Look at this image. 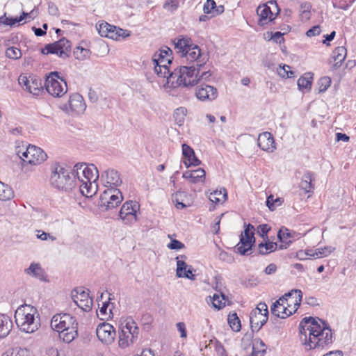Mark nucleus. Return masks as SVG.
<instances>
[{
  "label": "nucleus",
  "instance_id": "obj_1",
  "mask_svg": "<svg viewBox=\"0 0 356 356\" xmlns=\"http://www.w3.org/2000/svg\"><path fill=\"white\" fill-rule=\"evenodd\" d=\"M299 330L300 339L306 350H322L332 343V330L327 323L319 318H303Z\"/></svg>",
  "mask_w": 356,
  "mask_h": 356
},
{
  "label": "nucleus",
  "instance_id": "obj_2",
  "mask_svg": "<svg viewBox=\"0 0 356 356\" xmlns=\"http://www.w3.org/2000/svg\"><path fill=\"white\" fill-rule=\"evenodd\" d=\"M73 175L76 180L83 195L92 197L97 191V180L99 171L94 164L76 163L73 169Z\"/></svg>",
  "mask_w": 356,
  "mask_h": 356
},
{
  "label": "nucleus",
  "instance_id": "obj_3",
  "mask_svg": "<svg viewBox=\"0 0 356 356\" xmlns=\"http://www.w3.org/2000/svg\"><path fill=\"white\" fill-rule=\"evenodd\" d=\"M78 322L75 316L69 313H57L50 322L52 330L64 343H70L78 337Z\"/></svg>",
  "mask_w": 356,
  "mask_h": 356
},
{
  "label": "nucleus",
  "instance_id": "obj_4",
  "mask_svg": "<svg viewBox=\"0 0 356 356\" xmlns=\"http://www.w3.org/2000/svg\"><path fill=\"white\" fill-rule=\"evenodd\" d=\"M15 321L19 329L26 333H33L40 327L38 309L30 305H22L16 309Z\"/></svg>",
  "mask_w": 356,
  "mask_h": 356
},
{
  "label": "nucleus",
  "instance_id": "obj_5",
  "mask_svg": "<svg viewBox=\"0 0 356 356\" xmlns=\"http://www.w3.org/2000/svg\"><path fill=\"white\" fill-rule=\"evenodd\" d=\"M175 49L182 58L189 62H197V66L205 64L208 60L207 55L201 52L200 47L193 43L189 38H178L174 40Z\"/></svg>",
  "mask_w": 356,
  "mask_h": 356
},
{
  "label": "nucleus",
  "instance_id": "obj_6",
  "mask_svg": "<svg viewBox=\"0 0 356 356\" xmlns=\"http://www.w3.org/2000/svg\"><path fill=\"white\" fill-rule=\"evenodd\" d=\"M49 181L53 188L60 191L69 192L77 186L72 170L70 171L58 163L51 168Z\"/></svg>",
  "mask_w": 356,
  "mask_h": 356
},
{
  "label": "nucleus",
  "instance_id": "obj_7",
  "mask_svg": "<svg viewBox=\"0 0 356 356\" xmlns=\"http://www.w3.org/2000/svg\"><path fill=\"white\" fill-rule=\"evenodd\" d=\"M172 51L168 47L156 52L152 58V65L154 72L159 77L167 79V83L170 81L171 72L170 65L172 63Z\"/></svg>",
  "mask_w": 356,
  "mask_h": 356
},
{
  "label": "nucleus",
  "instance_id": "obj_8",
  "mask_svg": "<svg viewBox=\"0 0 356 356\" xmlns=\"http://www.w3.org/2000/svg\"><path fill=\"white\" fill-rule=\"evenodd\" d=\"M17 155L23 161V166L26 164L32 166L41 165L47 159V154L40 148L35 145L17 146Z\"/></svg>",
  "mask_w": 356,
  "mask_h": 356
},
{
  "label": "nucleus",
  "instance_id": "obj_9",
  "mask_svg": "<svg viewBox=\"0 0 356 356\" xmlns=\"http://www.w3.org/2000/svg\"><path fill=\"white\" fill-rule=\"evenodd\" d=\"M199 73L200 69L195 66H181L172 72L170 81L172 79H176L177 86H192L197 83Z\"/></svg>",
  "mask_w": 356,
  "mask_h": 356
},
{
  "label": "nucleus",
  "instance_id": "obj_10",
  "mask_svg": "<svg viewBox=\"0 0 356 356\" xmlns=\"http://www.w3.org/2000/svg\"><path fill=\"white\" fill-rule=\"evenodd\" d=\"M139 329L136 323L131 318H127L121 325L119 333L118 345L122 348H126L137 339Z\"/></svg>",
  "mask_w": 356,
  "mask_h": 356
},
{
  "label": "nucleus",
  "instance_id": "obj_11",
  "mask_svg": "<svg viewBox=\"0 0 356 356\" xmlns=\"http://www.w3.org/2000/svg\"><path fill=\"white\" fill-rule=\"evenodd\" d=\"M44 87L47 92L55 97H61L67 92L66 82L57 72H52L47 76Z\"/></svg>",
  "mask_w": 356,
  "mask_h": 356
},
{
  "label": "nucleus",
  "instance_id": "obj_12",
  "mask_svg": "<svg viewBox=\"0 0 356 356\" xmlns=\"http://www.w3.org/2000/svg\"><path fill=\"white\" fill-rule=\"evenodd\" d=\"M280 13V8L277 2L270 0L266 3L260 5L257 8V14L259 17L258 25L264 26L273 22Z\"/></svg>",
  "mask_w": 356,
  "mask_h": 356
},
{
  "label": "nucleus",
  "instance_id": "obj_13",
  "mask_svg": "<svg viewBox=\"0 0 356 356\" xmlns=\"http://www.w3.org/2000/svg\"><path fill=\"white\" fill-rule=\"evenodd\" d=\"M60 108L66 113L74 116L83 114L86 109V104L80 94L73 93L70 96L68 102Z\"/></svg>",
  "mask_w": 356,
  "mask_h": 356
},
{
  "label": "nucleus",
  "instance_id": "obj_14",
  "mask_svg": "<svg viewBox=\"0 0 356 356\" xmlns=\"http://www.w3.org/2000/svg\"><path fill=\"white\" fill-rule=\"evenodd\" d=\"M268 319V306L265 302H259L250 314L252 328L259 330Z\"/></svg>",
  "mask_w": 356,
  "mask_h": 356
},
{
  "label": "nucleus",
  "instance_id": "obj_15",
  "mask_svg": "<svg viewBox=\"0 0 356 356\" xmlns=\"http://www.w3.org/2000/svg\"><path fill=\"white\" fill-rule=\"evenodd\" d=\"M122 200L123 196L120 190L107 188L100 197V205L106 209H111L118 207Z\"/></svg>",
  "mask_w": 356,
  "mask_h": 356
},
{
  "label": "nucleus",
  "instance_id": "obj_16",
  "mask_svg": "<svg viewBox=\"0 0 356 356\" xmlns=\"http://www.w3.org/2000/svg\"><path fill=\"white\" fill-rule=\"evenodd\" d=\"M18 82L25 90L33 95L38 96L43 90L42 80L38 77L20 75L18 79Z\"/></svg>",
  "mask_w": 356,
  "mask_h": 356
},
{
  "label": "nucleus",
  "instance_id": "obj_17",
  "mask_svg": "<svg viewBox=\"0 0 356 356\" xmlns=\"http://www.w3.org/2000/svg\"><path fill=\"white\" fill-rule=\"evenodd\" d=\"M254 227L249 224L243 233L241 234V241L236 245V251L241 254H248V251L251 250L252 246L254 243Z\"/></svg>",
  "mask_w": 356,
  "mask_h": 356
},
{
  "label": "nucleus",
  "instance_id": "obj_18",
  "mask_svg": "<svg viewBox=\"0 0 356 356\" xmlns=\"http://www.w3.org/2000/svg\"><path fill=\"white\" fill-rule=\"evenodd\" d=\"M70 42L66 38H61L60 40L45 46L42 50L43 54H55L60 58H66L70 52Z\"/></svg>",
  "mask_w": 356,
  "mask_h": 356
},
{
  "label": "nucleus",
  "instance_id": "obj_19",
  "mask_svg": "<svg viewBox=\"0 0 356 356\" xmlns=\"http://www.w3.org/2000/svg\"><path fill=\"white\" fill-rule=\"evenodd\" d=\"M96 334L98 339L104 344L112 343L116 337L115 327L108 323H99L96 328Z\"/></svg>",
  "mask_w": 356,
  "mask_h": 356
},
{
  "label": "nucleus",
  "instance_id": "obj_20",
  "mask_svg": "<svg viewBox=\"0 0 356 356\" xmlns=\"http://www.w3.org/2000/svg\"><path fill=\"white\" fill-rule=\"evenodd\" d=\"M138 209L139 205L137 202H127L122 206L119 216L125 224L131 225L137 221L136 213Z\"/></svg>",
  "mask_w": 356,
  "mask_h": 356
},
{
  "label": "nucleus",
  "instance_id": "obj_21",
  "mask_svg": "<svg viewBox=\"0 0 356 356\" xmlns=\"http://www.w3.org/2000/svg\"><path fill=\"white\" fill-rule=\"evenodd\" d=\"M90 291H72V298L74 303L82 310L90 312L93 306V298Z\"/></svg>",
  "mask_w": 356,
  "mask_h": 356
},
{
  "label": "nucleus",
  "instance_id": "obj_22",
  "mask_svg": "<svg viewBox=\"0 0 356 356\" xmlns=\"http://www.w3.org/2000/svg\"><path fill=\"white\" fill-rule=\"evenodd\" d=\"M109 296L110 294L108 293V291H106L105 293H101V299L98 301L99 308L97 315L103 321L108 320L113 317L112 309L113 306L109 301L111 300L108 297Z\"/></svg>",
  "mask_w": 356,
  "mask_h": 356
},
{
  "label": "nucleus",
  "instance_id": "obj_23",
  "mask_svg": "<svg viewBox=\"0 0 356 356\" xmlns=\"http://www.w3.org/2000/svg\"><path fill=\"white\" fill-rule=\"evenodd\" d=\"M302 297V291H289L280 298L287 306V309L294 314L300 305Z\"/></svg>",
  "mask_w": 356,
  "mask_h": 356
},
{
  "label": "nucleus",
  "instance_id": "obj_24",
  "mask_svg": "<svg viewBox=\"0 0 356 356\" xmlns=\"http://www.w3.org/2000/svg\"><path fill=\"white\" fill-rule=\"evenodd\" d=\"M101 180L107 188L118 189L117 187L122 183L120 175L113 169H108L102 172Z\"/></svg>",
  "mask_w": 356,
  "mask_h": 356
},
{
  "label": "nucleus",
  "instance_id": "obj_25",
  "mask_svg": "<svg viewBox=\"0 0 356 356\" xmlns=\"http://www.w3.org/2000/svg\"><path fill=\"white\" fill-rule=\"evenodd\" d=\"M186 259L185 255L177 257V270L176 274L179 277H186L189 280H194L195 275L193 274V268L191 266L188 265L184 260L179 259Z\"/></svg>",
  "mask_w": 356,
  "mask_h": 356
},
{
  "label": "nucleus",
  "instance_id": "obj_26",
  "mask_svg": "<svg viewBox=\"0 0 356 356\" xmlns=\"http://www.w3.org/2000/svg\"><path fill=\"white\" fill-rule=\"evenodd\" d=\"M257 144L264 151L273 152L276 149L275 143L273 135L270 132H263L258 136Z\"/></svg>",
  "mask_w": 356,
  "mask_h": 356
},
{
  "label": "nucleus",
  "instance_id": "obj_27",
  "mask_svg": "<svg viewBox=\"0 0 356 356\" xmlns=\"http://www.w3.org/2000/svg\"><path fill=\"white\" fill-rule=\"evenodd\" d=\"M195 95L197 98L202 101H212L217 97L218 92L216 88L211 86L202 85L196 90Z\"/></svg>",
  "mask_w": 356,
  "mask_h": 356
},
{
  "label": "nucleus",
  "instance_id": "obj_28",
  "mask_svg": "<svg viewBox=\"0 0 356 356\" xmlns=\"http://www.w3.org/2000/svg\"><path fill=\"white\" fill-rule=\"evenodd\" d=\"M287 308V306L279 298L270 307L271 314L280 318H286L293 314Z\"/></svg>",
  "mask_w": 356,
  "mask_h": 356
},
{
  "label": "nucleus",
  "instance_id": "obj_29",
  "mask_svg": "<svg viewBox=\"0 0 356 356\" xmlns=\"http://www.w3.org/2000/svg\"><path fill=\"white\" fill-rule=\"evenodd\" d=\"M182 154L186 159L184 163L187 168L200 164V161L195 156L193 149L188 145H182Z\"/></svg>",
  "mask_w": 356,
  "mask_h": 356
},
{
  "label": "nucleus",
  "instance_id": "obj_30",
  "mask_svg": "<svg viewBox=\"0 0 356 356\" xmlns=\"http://www.w3.org/2000/svg\"><path fill=\"white\" fill-rule=\"evenodd\" d=\"M182 177L193 184L204 182L205 179V171L202 168H198L195 170H187L183 173Z\"/></svg>",
  "mask_w": 356,
  "mask_h": 356
},
{
  "label": "nucleus",
  "instance_id": "obj_31",
  "mask_svg": "<svg viewBox=\"0 0 356 356\" xmlns=\"http://www.w3.org/2000/svg\"><path fill=\"white\" fill-rule=\"evenodd\" d=\"M25 272L27 275L39 279L40 280H47V274L38 263H31L30 266L25 270Z\"/></svg>",
  "mask_w": 356,
  "mask_h": 356
},
{
  "label": "nucleus",
  "instance_id": "obj_32",
  "mask_svg": "<svg viewBox=\"0 0 356 356\" xmlns=\"http://www.w3.org/2000/svg\"><path fill=\"white\" fill-rule=\"evenodd\" d=\"M96 28L99 35L102 37L112 39L113 36H115L113 34L114 29H115V26L111 25L106 22H99L96 24Z\"/></svg>",
  "mask_w": 356,
  "mask_h": 356
},
{
  "label": "nucleus",
  "instance_id": "obj_33",
  "mask_svg": "<svg viewBox=\"0 0 356 356\" xmlns=\"http://www.w3.org/2000/svg\"><path fill=\"white\" fill-rule=\"evenodd\" d=\"M13 327L11 318L6 315L0 314V339L6 337Z\"/></svg>",
  "mask_w": 356,
  "mask_h": 356
},
{
  "label": "nucleus",
  "instance_id": "obj_34",
  "mask_svg": "<svg viewBox=\"0 0 356 356\" xmlns=\"http://www.w3.org/2000/svg\"><path fill=\"white\" fill-rule=\"evenodd\" d=\"M203 10L204 13L211 14L213 17L222 14L225 10L222 5L216 6L213 0H207Z\"/></svg>",
  "mask_w": 356,
  "mask_h": 356
},
{
  "label": "nucleus",
  "instance_id": "obj_35",
  "mask_svg": "<svg viewBox=\"0 0 356 356\" xmlns=\"http://www.w3.org/2000/svg\"><path fill=\"white\" fill-rule=\"evenodd\" d=\"M347 55L346 49L341 46L337 47L332 52V58L334 62V67H339L341 65Z\"/></svg>",
  "mask_w": 356,
  "mask_h": 356
},
{
  "label": "nucleus",
  "instance_id": "obj_36",
  "mask_svg": "<svg viewBox=\"0 0 356 356\" xmlns=\"http://www.w3.org/2000/svg\"><path fill=\"white\" fill-rule=\"evenodd\" d=\"M218 293H214L213 296L211 297V300L213 307L219 310L226 306L228 299L221 291H218Z\"/></svg>",
  "mask_w": 356,
  "mask_h": 356
},
{
  "label": "nucleus",
  "instance_id": "obj_37",
  "mask_svg": "<svg viewBox=\"0 0 356 356\" xmlns=\"http://www.w3.org/2000/svg\"><path fill=\"white\" fill-rule=\"evenodd\" d=\"M277 237L282 243H284L285 245H281L280 249H285L289 243H292V238H293L291 232L285 227H282L280 229L277 234Z\"/></svg>",
  "mask_w": 356,
  "mask_h": 356
},
{
  "label": "nucleus",
  "instance_id": "obj_38",
  "mask_svg": "<svg viewBox=\"0 0 356 356\" xmlns=\"http://www.w3.org/2000/svg\"><path fill=\"white\" fill-rule=\"evenodd\" d=\"M314 180L313 174L310 172H306L300 183V188L303 190L305 193H310L314 186L312 184V181Z\"/></svg>",
  "mask_w": 356,
  "mask_h": 356
},
{
  "label": "nucleus",
  "instance_id": "obj_39",
  "mask_svg": "<svg viewBox=\"0 0 356 356\" xmlns=\"http://www.w3.org/2000/svg\"><path fill=\"white\" fill-rule=\"evenodd\" d=\"M227 197V193L225 188L216 190L211 192L209 195V199L216 204L224 202Z\"/></svg>",
  "mask_w": 356,
  "mask_h": 356
},
{
  "label": "nucleus",
  "instance_id": "obj_40",
  "mask_svg": "<svg viewBox=\"0 0 356 356\" xmlns=\"http://www.w3.org/2000/svg\"><path fill=\"white\" fill-rule=\"evenodd\" d=\"M227 321L229 327L233 331H240L241 328V321L236 312L229 314L227 317Z\"/></svg>",
  "mask_w": 356,
  "mask_h": 356
},
{
  "label": "nucleus",
  "instance_id": "obj_41",
  "mask_svg": "<svg viewBox=\"0 0 356 356\" xmlns=\"http://www.w3.org/2000/svg\"><path fill=\"white\" fill-rule=\"evenodd\" d=\"M186 196V193L184 192H177L172 195V201L175 203V207L177 209H182L188 206L190 203L184 202V197Z\"/></svg>",
  "mask_w": 356,
  "mask_h": 356
},
{
  "label": "nucleus",
  "instance_id": "obj_42",
  "mask_svg": "<svg viewBox=\"0 0 356 356\" xmlns=\"http://www.w3.org/2000/svg\"><path fill=\"white\" fill-rule=\"evenodd\" d=\"M312 83V76L310 74H305L300 76L297 81L299 90L310 89Z\"/></svg>",
  "mask_w": 356,
  "mask_h": 356
},
{
  "label": "nucleus",
  "instance_id": "obj_43",
  "mask_svg": "<svg viewBox=\"0 0 356 356\" xmlns=\"http://www.w3.org/2000/svg\"><path fill=\"white\" fill-rule=\"evenodd\" d=\"M14 197V192L13 189L8 185L1 182L0 184V200L6 201L12 199Z\"/></svg>",
  "mask_w": 356,
  "mask_h": 356
},
{
  "label": "nucleus",
  "instance_id": "obj_44",
  "mask_svg": "<svg viewBox=\"0 0 356 356\" xmlns=\"http://www.w3.org/2000/svg\"><path fill=\"white\" fill-rule=\"evenodd\" d=\"M33 13V10L31 11L30 13L23 12L22 15L19 17H15V18L5 17V16H1V17H0V23H3L6 25L13 26L18 22H20L26 17H27L29 15H31Z\"/></svg>",
  "mask_w": 356,
  "mask_h": 356
},
{
  "label": "nucleus",
  "instance_id": "obj_45",
  "mask_svg": "<svg viewBox=\"0 0 356 356\" xmlns=\"http://www.w3.org/2000/svg\"><path fill=\"white\" fill-rule=\"evenodd\" d=\"M277 247L276 243L266 241L265 243H261L259 244V252L261 254H266L274 252Z\"/></svg>",
  "mask_w": 356,
  "mask_h": 356
},
{
  "label": "nucleus",
  "instance_id": "obj_46",
  "mask_svg": "<svg viewBox=\"0 0 356 356\" xmlns=\"http://www.w3.org/2000/svg\"><path fill=\"white\" fill-rule=\"evenodd\" d=\"M186 114L187 109L185 107H179L177 108L173 115L176 124L179 126H181L185 121Z\"/></svg>",
  "mask_w": 356,
  "mask_h": 356
},
{
  "label": "nucleus",
  "instance_id": "obj_47",
  "mask_svg": "<svg viewBox=\"0 0 356 356\" xmlns=\"http://www.w3.org/2000/svg\"><path fill=\"white\" fill-rule=\"evenodd\" d=\"M277 74L284 79L294 77V72L291 70V67L287 65H280L277 68Z\"/></svg>",
  "mask_w": 356,
  "mask_h": 356
},
{
  "label": "nucleus",
  "instance_id": "obj_48",
  "mask_svg": "<svg viewBox=\"0 0 356 356\" xmlns=\"http://www.w3.org/2000/svg\"><path fill=\"white\" fill-rule=\"evenodd\" d=\"M74 55L76 59L83 60L89 58L90 51L88 49H86L82 47H77L74 50Z\"/></svg>",
  "mask_w": 356,
  "mask_h": 356
},
{
  "label": "nucleus",
  "instance_id": "obj_49",
  "mask_svg": "<svg viewBox=\"0 0 356 356\" xmlns=\"http://www.w3.org/2000/svg\"><path fill=\"white\" fill-rule=\"evenodd\" d=\"M334 250L335 248L332 246H325L324 248H319L315 250V254L316 255V258H321L327 257Z\"/></svg>",
  "mask_w": 356,
  "mask_h": 356
},
{
  "label": "nucleus",
  "instance_id": "obj_50",
  "mask_svg": "<svg viewBox=\"0 0 356 356\" xmlns=\"http://www.w3.org/2000/svg\"><path fill=\"white\" fill-rule=\"evenodd\" d=\"M113 34L115 36H113L112 39L115 40H120L121 38H126L129 37L131 35V31L115 26V29H114Z\"/></svg>",
  "mask_w": 356,
  "mask_h": 356
},
{
  "label": "nucleus",
  "instance_id": "obj_51",
  "mask_svg": "<svg viewBox=\"0 0 356 356\" xmlns=\"http://www.w3.org/2000/svg\"><path fill=\"white\" fill-rule=\"evenodd\" d=\"M331 85V79L328 76H324L319 79L318 82V92H324Z\"/></svg>",
  "mask_w": 356,
  "mask_h": 356
},
{
  "label": "nucleus",
  "instance_id": "obj_52",
  "mask_svg": "<svg viewBox=\"0 0 356 356\" xmlns=\"http://www.w3.org/2000/svg\"><path fill=\"white\" fill-rule=\"evenodd\" d=\"M6 55L11 59H18L22 56L21 50L15 47H11L6 49Z\"/></svg>",
  "mask_w": 356,
  "mask_h": 356
},
{
  "label": "nucleus",
  "instance_id": "obj_53",
  "mask_svg": "<svg viewBox=\"0 0 356 356\" xmlns=\"http://www.w3.org/2000/svg\"><path fill=\"white\" fill-rule=\"evenodd\" d=\"M178 6L179 1L177 0H165L163 8L167 11L172 13L177 9Z\"/></svg>",
  "mask_w": 356,
  "mask_h": 356
},
{
  "label": "nucleus",
  "instance_id": "obj_54",
  "mask_svg": "<svg viewBox=\"0 0 356 356\" xmlns=\"http://www.w3.org/2000/svg\"><path fill=\"white\" fill-rule=\"evenodd\" d=\"M36 237L38 239H40L42 241H54L56 240V237L50 234L49 233H47L42 230H36Z\"/></svg>",
  "mask_w": 356,
  "mask_h": 356
},
{
  "label": "nucleus",
  "instance_id": "obj_55",
  "mask_svg": "<svg viewBox=\"0 0 356 356\" xmlns=\"http://www.w3.org/2000/svg\"><path fill=\"white\" fill-rule=\"evenodd\" d=\"M13 356H32L31 352L27 348H17L13 351Z\"/></svg>",
  "mask_w": 356,
  "mask_h": 356
},
{
  "label": "nucleus",
  "instance_id": "obj_56",
  "mask_svg": "<svg viewBox=\"0 0 356 356\" xmlns=\"http://www.w3.org/2000/svg\"><path fill=\"white\" fill-rule=\"evenodd\" d=\"M270 227L267 224L259 225L257 227V233L264 238V237L267 235V233L270 231Z\"/></svg>",
  "mask_w": 356,
  "mask_h": 356
},
{
  "label": "nucleus",
  "instance_id": "obj_57",
  "mask_svg": "<svg viewBox=\"0 0 356 356\" xmlns=\"http://www.w3.org/2000/svg\"><path fill=\"white\" fill-rule=\"evenodd\" d=\"M167 247L170 250H180L184 248V244L179 241L173 239L167 245Z\"/></svg>",
  "mask_w": 356,
  "mask_h": 356
},
{
  "label": "nucleus",
  "instance_id": "obj_58",
  "mask_svg": "<svg viewBox=\"0 0 356 356\" xmlns=\"http://www.w3.org/2000/svg\"><path fill=\"white\" fill-rule=\"evenodd\" d=\"M278 203L280 204V199H274L273 196L271 195L268 197L266 200V205L269 208L270 210L273 211L275 209V204Z\"/></svg>",
  "mask_w": 356,
  "mask_h": 356
},
{
  "label": "nucleus",
  "instance_id": "obj_59",
  "mask_svg": "<svg viewBox=\"0 0 356 356\" xmlns=\"http://www.w3.org/2000/svg\"><path fill=\"white\" fill-rule=\"evenodd\" d=\"M305 300V303L312 307L319 305L321 302V299L312 296H306Z\"/></svg>",
  "mask_w": 356,
  "mask_h": 356
},
{
  "label": "nucleus",
  "instance_id": "obj_60",
  "mask_svg": "<svg viewBox=\"0 0 356 356\" xmlns=\"http://www.w3.org/2000/svg\"><path fill=\"white\" fill-rule=\"evenodd\" d=\"M321 27H320V26L317 25V26H314L312 27L310 29H309L306 32V35L308 37H313V36L318 35L321 33Z\"/></svg>",
  "mask_w": 356,
  "mask_h": 356
},
{
  "label": "nucleus",
  "instance_id": "obj_61",
  "mask_svg": "<svg viewBox=\"0 0 356 356\" xmlns=\"http://www.w3.org/2000/svg\"><path fill=\"white\" fill-rule=\"evenodd\" d=\"M270 39L275 41L276 43H282L284 42L283 33L281 32L277 31L275 33H270Z\"/></svg>",
  "mask_w": 356,
  "mask_h": 356
},
{
  "label": "nucleus",
  "instance_id": "obj_62",
  "mask_svg": "<svg viewBox=\"0 0 356 356\" xmlns=\"http://www.w3.org/2000/svg\"><path fill=\"white\" fill-rule=\"evenodd\" d=\"M177 327L179 332H180V337L181 338H186L187 337V332L186 328V325L183 322H179L177 323Z\"/></svg>",
  "mask_w": 356,
  "mask_h": 356
},
{
  "label": "nucleus",
  "instance_id": "obj_63",
  "mask_svg": "<svg viewBox=\"0 0 356 356\" xmlns=\"http://www.w3.org/2000/svg\"><path fill=\"white\" fill-rule=\"evenodd\" d=\"M48 12L50 15L54 16H57L58 15V9L53 3H49L48 4Z\"/></svg>",
  "mask_w": 356,
  "mask_h": 356
},
{
  "label": "nucleus",
  "instance_id": "obj_64",
  "mask_svg": "<svg viewBox=\"0 0 356 356\" xmlns=\"http://www.w3.org/2000/svg\"><path fill=\"white\" fill-rule=\"evenodd\" d=\"M134 356H154V354L150 349H144L140 355H135Z\"/></svg>",
  "mask_w": 356,
  "mask_h": 356
}]
</instances>
